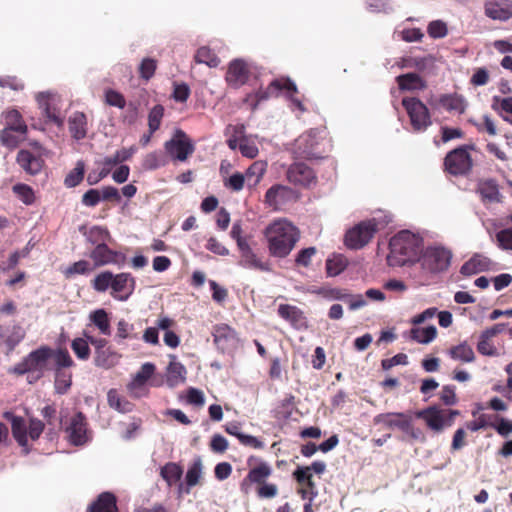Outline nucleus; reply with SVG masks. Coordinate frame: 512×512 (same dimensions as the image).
<instances>
[{
	"label": "nucleus",
	"mask_w": 512,
	"mask_h": 512,
	"mask_svg": "<svg viewBox=\"0 0 512 512\" xmlns=\"http://www.w3.org/2000/svg\"><path fill=\"white\" fill-rule=\"evenodd\" d=\"M89 257L95 269L109 264L122 266L126 261L123 253L112 250L106 243L96 245L89 253Z\"/></svg>",
	"instance_id": "nucleus-12"
},
{
	"label": "nucleus",
	"mask_w": 512,
	"mask_h": 512,
	"mask_svg": "<svg viewBox=\"0 0 512 512\" xmlns=\"http://www.w3.org/2000/svg\"><path fill=\"white\" fill-rule=\"evenodd\" d=\"M56 369L68 368L74 365V361L66 349H60L53 354Z\"/></svg>",
	"instance_id": "nucleus-62"
},
{
	"label": "nucleus",
	"mask_w": 512,
	"mask_h": 512,
	"mask_svg": "<svg viewBox=\"0 0 512 512\" xmlns=\"http://www.w3.org/2000/svg\"><path fill=\"white\" fill-rule=\"evenodd\" d=\"M387 262L390 266H404L419 258L421 239L410 231H400L389 242Z\"/></svg>",
	"instance_id": "nucleus-2"
},
{
	"label": "nucleus",
	"mask_w": 512,
	"mask_h": 512,
	"mask_svg": "<svg viewBox=\"0 0 512 512\" xmlns=\"http://www.w3.org/2000/svg\"><path fill=\"white\" fill-rule=\"evenodd\" d=\"M296 158L319 159L322 158V149L319 132L311 129L301 134L296 140L293 148Z\"/></svg>",
	"instance_id": "nucleus-8"
},
{
	"label": "nucleus",
	"mask_w": 512,
	"mask_h": 512,
	"mask_svg": "<svg viewBox=\"0 0 512 512\" xmlns=\"http://www.w3.org/2000/svg\"><path fill=\"white\" fill-rule=\"evenodd\" d=\"M107 401L111 408L120 413H128L133 410V404L122 397L116 389H110L107 393Z\"/></svg>",
	"instance_id": "nucleus-35"
},
{
	"label": "nucleus",
	"mask_w": 512,
	"mask_h": 512,
	"mask_svg": "<svg viewBox=\"0 0 512 512\" xmlns=\"http://www.w3.org/2000/svg\"><path fill=\"white\" fill-rule=\"evenodd\" d=\"M164 149L173 161L184 162L195 150L191 138L181 129H177L172 138L164 143Z\"/></svg>",
	"instance_id": "nucleus-10"
},
{
	"label": "nucleus",
	"mask_w": 512,
	"mask_h": 512,
	"mask_svg": "<svg viewBox=\"0 0 512 512\" xmlns=\"http://www.w3.org/2000/svg\"><path fill=\"white\" fill-rule=\"evenodd\" d=\"M182 468L173 462L165 464L160 471L161 477L167 482L168 486L176 484L182 476Z\"/></svg>",
	"instance_id": "nucleus-41"
},
{
	"label": "nucleus",
	"mask_w": 512,
	"mask_h": 512,
	"mask_svg": "<svg viewBox=\"0 0 512 512\" xmlns=\"http://www.w3.org/2000/svg\"><path fill=\"white\" fill-rule=\"evenodd\" d=\"M228 146L232 150L239 149L242 156L253 159L258 154V148L254 141L247 137H241L239 139L233 138L228 140Z\"/></svg>",
	"instance_id": "nucleus-31"
},
{
	"label": "nucleus",
	"mask_w": 512,
	"mask_h": 512,
	"mask_svg": "<svg viewBox=\"0 0 512 512\" xmlns=\"http://www.w3.org/2000/svg\"><path fill=\"white\" fill-rule=\"evenodd\" d=\"M439 104L449 112L463 114L466 110V101L463 96L457 93L443 94L439 97Z\"/></svg>",
	"instance_id": "nucleus-30"
},
{
	"label": "nucleus",
	"mask_w": 512,
	"mask_h": 512,
	"mask_svg": "<svg viewBox=\"0 0 512 512\" xmlns=\"http://www.w3.org/2000/svg\"><path fill=\"white\" fill-rule=\"evenodd\" d=\"M315 247H308L300 250L296 256L295 262L299 266L308 267L311 264L312 257L316 254Z\"/></svg>",
	"instance_id": "nucleus-64"
},
{
	"label": "nucleus",
	"mask_w": 512,
	"mask_h": 512,
	"mask_svg": "<svg viewBox=\"0 0 512 512\" xmlns=\"http://www.w3.org/2000/svg\"><path fill=\"white\" fill-rule=\"evenodd\" d=\"M116 336L119 339H138V333L135 332L134 325L128 323L126 320L121 319L117 323Z\"/></svg>",
	"instance_id": "nucleus-56"
},
{
	"label": "nucleus",
	"mask_w": 512,
	"mask_h": 512,
	"mask_svg": "<svg viewBox=\"0 0 512 512\" xmlns=\"http://www.w3.org/2000/svg\"><path fill=\"white\" fill-rule=\"evenodd\" d=\"M108 239H110L108 229L101 226H93L87 234V241L95 246L99 243H106Z\"/></svg>",
	"instance_id": "nucleus-51"
},
{
	"label": "nucleus",
	"mask_w": 512,
	"mask_h": 512,
	"mask_svg": "<svg viewBox=\"0 0 512 512\" xmlns=\"http://www.w3.org/2000/svg\"><path fill=\"white\" fill-rule=\"evenodd\" d=\"M250 71L245 61L236 59L230 62L228 70L226 71V82L238 88L244 85L249 79Z\"/></svg>",
	"instance_id": "nucleus-19"
},
{
	"label": "nucleus",
	"mask_w": 512,
	"mask_h": 512,
	"mask_svg": "<svg viewBox=\"0 0 512 512\" xmlns=\"http://www.w3.org/2000/svg\"><path fill=\"white\" fill-rule=\"evenodd\" d=\"M37 101L48 121L61 127L64 120L60 109L55 105V98L49 93L41 92L37 95Z\"/></svg>",
	"instance_id": "nucleus-21"
},
{
	"label": "nucleus",
	"mask_w": 512,
	"mask_h": 512,
	"mask_svg": "<svg viewBox=\"0 0 512 512\" xmlns=\"http://www.w3.org/2000/svg\"><path fill=\"white\" fill-rule=\"evenodd\" d=\"M491 108L507 123L512 125V97L494 96Z\"/></svg>",
	"instance_id": "nucleus-32"
},
{
	"label": "nucleus",
	"mask_w": 512,
	"mask_h": 512,
	"mask_svg": "<svg viewBox=\"0 0 512 512\" xmlns=\"http://www.w3.org/2000/svg\"><path fill=\"white\" fill-rule=\"evenodd\" d=\"M186 379V369L180 362L172 361L167 368V383L174 387Z\"/></svg>",
	"instance_id": "nucleus-38"
},
{
	"label": "nucleus",
	"mask_w": 512,
	"mask_h": 512,
	"mask_svg": "<svg viewBox=\"0 0 512 512\" xmlns=\"http://www.w3.org/2000/svg\"><path fill=\"white\" fill-rule=\"evenodd\" d=\"M348 259L343 254H333L326 260V273L329 277L341 274L348 266Z\"/></svg>",
	"instance_id": "nucleus-36"
},
{
	"label": "nucleus",
	"mask_w": 512,
	"mask_h": 512,
	"mask_svg": "<svg viewBox=\"0 0 512 512\" xmlns=\"http://www.w3.org/2000/svg\"><path fill=\"white\" fill-rule=\"evenodd\" d=\"M135 286V278L130 273L113 274L110 295L116 300L126 301L133 294Z\"/></svg>",
	"instance_id": "nucleus-14"
},
{
	"label": "nucleus",
	"mask_w": 512,
	"mask_h": 512,
	"mask_svg": "<svg viewBox=\"0 0 512 512\" xmlns=\"http://www.w3.org/2000/svg\"><path fill=\"white\" fill-rule=\"evenodd\" d=\"M271 474V466L264 461H260L257 465H255L249 470L245 478V481H249L250 483L260 485L262 483H265L267 478L270 477Z\"/></svg>",
	"instance_id": "nucleus-33"
},
{
	"label": "nucleus",
	"mask_w": 512,
	"mask_h": 512,
	"mask_svg": "<svg viewBox=\"0 0 512 512\" xmlns=\"http://www.w3.org/2000/svg\"><path fill=\"white\" fill-rule=\"evenodd\" d=\"M87 512H119L116 496L111 492H102L89 505Z\"/></svg>",
	"instance_id": "nucleus-25"
},
{
	"label": "nucleus",
	"mask_w": 512,
	"mask_h": 512,
	"mask_svg": "<svg viewBox=\"0 0 512 512\" xmlns=\"http://www.w3.org/2000/svg\"><path fill=\"white\" fill-rule=\"evenodd\" d=\"M163 116L164 107L162 105L157 104L151 108L148 114V128L151 133H155L160 128Z\"/></svg>",
	"instance_id": "nucleus-53"
},
{
	"label": "nucleus",
	"mask_w": 512,
	"mask_h": 512,
	"mask_svg": "<svg viewBox=\"0 0 512 512\" xmlns=\"http://www.w3.org/2000/svg\"><path fill=\"white\" fill-rule=\"evenodd\" d=\"M157 69V61L152 58H144L138 68L140 78L150 80Z\"/></svg>",
	"instance_id": "nucleus-55"
},
{
	"label": "nucleus",
	"mask_w": 512,
	"mask_h": 512,
	"mask_svg": "<svg viewBox=\"0 0 512 512\" xmlns=\"http://www.w3.org/2000/svg\"><path fill=\"white\" fill-rule=\"evenodd\" d=\"M286 177L294 185L309 187L316 183L314 171L302 162H296L289 166Z\"/></svg>",
	"instance_id": "nucleus-16"
},
{
	"label": "nucleus",
	"mask_w": 512,
	"mask_h": 512,
	"mask_svg": "<svg viewBox=\"0 0 512 512\" xmlns=\"http://www.w3.org/2000/svg\"><path fill=\"white\" fill-rule=\"evenodd\" d=\"M257 496L262 499L274 498L278 494V487L273 483H262L256 489Z\"/></svg>",
	"instance_id": "nucleus-63"
},
{
	"label": "nucleus",
	"mask_w": 512,
	"mask_h": 512,
	"mask_svg": "<svg viewBox=\"0 0 512 512\" xmlns=\"http://www.w3.org/2000/svg\"><path fill=\"white\" fill-rule=\"evenodd\" d=\"M12 190L16 197L25 205H32L35 202L34 190L29 185L18 183L12 187Z\"/></svg>",
	"instance_id": "nucleus-48"
},
{
	"label": "nucleus",
	"mask_w": 512,
	"mask_h": 512,
	"mask_svg": "<svg viewBox=\"0 0 512 512\" xmlns=\"http://www.w3.org/2000/svg\"><path fill=\"white\" fill-rule=\"evenodd\" d=\"M286 90L289 93H296L297 87L290 79H275L265 89H259L257 92L247 94L243 102L248 105L252 110L257 106L272 97H277L279 93Z\"/></svg>",
	"instance_id": "nucleus-6"
},
{
	"label": "nucleus",
	"mask_w": 512,
	"mask_h": 512,
	"mask_svg": "<svg viewBox=\"0 0 512 512\" xmlns=\"http://www.w3.org/2000/svg\"><path fill=\"white\" fill-rule=\"evenodd\" d=\"M441 402L446 406H453L457 403L458 399L455 393V386L445 385L439 394Z\"/></svg>",
	"instance_id": "nucleus-61"
},
{
	"label": "nucleus",
	"mask_w": 512,
	"mask_h": 512,
	"mask_svg": "<svg viewBox=\"0 0 512 512\" xmlns=\"http://www.w3.org/2000/svg\"><path fill=\"white\" fill-rule=\"evenodd\" d=\"M90 321L99 329L100 333L106 336L111 335V324L108 313L105 309H97L90 313Z\"/></svg>",
	"instance_id": "nucleus-37"
},
{
	"label": "nucleus",
	"mask_w": 512,
	"mask_h": 512,
	"mask_svg": "<svg viewBox=\"0 0 512 512\" xmlns=\"http://www.w3.org/2000/svg\"><path fill=\"white\" fill-rule=\"evenodd\" d=\"M458 415H460L459 410L442 409L437 405L415 412L416 418L422 419L427 427L435 433H440L445 428L451 427Z\"/></svg>",
	"instance_id": "nucleus-3"
},
{
	"label": "nucleus",
	"mask_w": 512,
	"mask_h": 512,
	"mask_svg": "<svg viewBox=\"0 0 512 512\" xmlns=\"http://www.w3.org/2000/svg\"><path fill=\"white\" fill-rule=\"evenodd\" d=\"M113 273L111 271H103L95 276L92 280V287L97 292H105L111 288Z\"/></svg>",
	"instance_id": "nucleus-52"
},
{
	"label": "nucleus",
	"mask_w": 512,
	"mask_h": 512,
	"mask_svg": "<svg viewBox=\"0 0 512 512\" xmlns=\"http://www.w3.org/2000/svg\"><path fill=\"white\" fill-rule=\"evenodd\" d=\"M293 198L294 191L290 187L275 184L267 190L264 202L268 207L279 210Z\"/></svg>",
	"instance_id": "nucleus-17"
},
{
	"label": "nucleus",
	"mask_w": 512,
	"mask_h": 512,
	"mask_svg": "<svg viewBox=\"0 0 512 512\" xmlns=\"http://www.w3.org/2000/svg\"><path fill=\"white\" fill-rule=\"evenodd\" d=\"M427 32L430 37L437 39L445 37L448 33V29L445 22L441 20H435L429 23Z\"/></svg>",
	"instance_id": "nucleus-57"
},
{
	"label": "nucleus",
	"mask_w": 512,
	"mask_h": 512,
	"mask_svg": "<svg viewBox=\"0 0 512 512\" xmlns=\"http://www.w3.org/2000/svg\"><path fill=\"white\" fill-rule=\"evenodd\" d=\"M401 104L415 132H423L432 124L430 111L419 98L404 97Z\"/></svg>",
	"instance_id": "nucleus-5"
},
{
	"label": "nucleus",
	"mask_w": 512,
	"mask_h": 512,
	"mask_svg": "<svg viewBox=\"0 0 512 512\" xmlns=\"http://www.w3.org/2000/svg\"><path fill=\"white\" fill-rule=\"evenodd\" d=\"M165 165V160L158 152L147 154L143 160V167L147 170H155Z\"/></svg>",
	"instance_id": "nucleus-58"
},
{
	"label": "nucleus",
	"mask_w": 512,
	"mask_h": 512,
	"mask_svg": "<svg viewBox=\"0 0 512 512\" xmlns=\"http://www.w3.org/2000/svg\"><path fill=\"white\" fill-rule=\"evenodd\" d=\"M12 434L15 438L16 442L21 447H27L28 444V437H27V426L25 424V421L22 417L20 418H14L13 423L11 425Z\"/></svg>",
	"instance_id": "nucleus-42"
},
{
	"label": "nucleus",
	"mask_w": 512,
	"mask_h": 512,
	"mask_svg": "<svg viewBox=\"0 0 512 512\" xmlns=\"http://www.w3.org/2000/svg\"><path fill=\"white\" fill-rule=\"evenodd\" d=\"M69 132L76 140H81L87 134V118L83 112H75L68 120Z\"/></svg>",
	"instance_id": "nucleus-29"
},
{
	"label": "nucleus",
	"mask_w": 512,
	"mask_h": 512,
	"mask_svg": "<svg viewBox=\"0 0 512 512\" xmlns=\"http://www.w3.org/2000/svg\"><path fill=\"white\" fill-rule=\"evenodd\" d=\"M264 235L270 254L278 258L288 256L300 238L298 228L285 219L269 224Z\"/></svg>",
	"instance_id": "nucleus-1"
},
{
	"label": "nucleus",
	"mask_w": 512,
	"mask_h": 512,
	"mask_svg": "<svg viewBox=\"0 0 512 512\" xmlns=\"http://www.w3.org/2000/svg\"><path fill=\"white\" fill-rule=\"evenodd\" d=\"M26 137V134L16 133L14 130L2 129L0 131V142L3 146L14 149Z\"/></svg>",
	"instance_id": "nucleus-47"
},
{
	"label": "nucleus",
	"mask_w": 512,
	"mask_h": 512,
	"mask_svg": "<svg viewBox=\"0 0 512 512\" xmlns=\"http://www.w3.org/2000/svg\"><path fill=\"white\" fill-rule=\"evenodd\" d=\"M398 87L402 91L424 90L426 81L417 73H406L396 77Z\"/></svg>",
	"instance_id": "nucleus-28"
},
{
	"label": "nucleus",
	"mask_w": 512,
	"mask_h": 512,
	"mask_svg": "<svg viewBox=\"0 0 512 512\" xmlns=\"http://www.w3.org/2000/svg\"><path fill=\"white\" fill-rule=\"evenodd\" d=\"M476 193L480 195L483 203L500 202L501 194L495 179H481L476 186Z\"/></svg>",
	"instance_id": "nucleus-23"
},
{
	"label": "nucleus",
	"mask_w": 512,
	"mask_h": 512,
	"mask_svg": "<svg viewBox=\"0 0 512 512\" xmlns=\"http://www.w3.org/2000/svg\"><path fill=\"white\" fill-rule=\"evenodd\" d=\"M397 65L402 69L414 68L419 72H424L426 70L434 68L435 57L432 55H426L424 57L406 56L400 58V60L397 62Z\"/></svg>",
	"instance_id": "nucleus-26"
},
{
	"label": "nucleus",
	"mask_w": 512,
	"mask_h": 512,
	"mask_svg": "<svg viewBox=\"0 0 512 512\" xmlns=\"http://www.w3.org/2000/svg\"><path fill=\"white\" fill-rule=\"evenodd\" d=\"M105 101L108 105L123 109L126 106L125 97L118 91L108 89L105 92Z\"/></svg>",
	"instance_id": "nucleus-59"
},
{
	"label": "nucleus",
	"mask_w": 512,
	"mask_h": 512,
	"mask_svg": "<svg viewBox=\"0 0 512 512\" xmlns=\"http://www.w3.org/2000/svg\"><path fill=\"white\" fill-rule=\"evenodd\" d=\"M94 270V266L88 260L82 259L66 267L63 274L67 279H70L75 275H89Z\"/></svg>",
	"instance_id": "nucleus-40"
},
{
	"label": "nucleus",
	"mask_w": 512,
	"mask_h": 512,
	"mask_svg": "<svg viewBox=\"0 0 512 512\" xmlns=\"http://www.w3.org/2000/svg\"><path fill=\"white\" fill-rule=\"evenodd\" d=\"M16 162L29 175L39 174L45 165L39 151L33 152L26 149H21L17 153Z\"/></svg>",
	"instance_id": "nucleus-18"
},
{
	"label": "nucleus",
	"mask_w": 512,
	"mask_h": 512,
	"mask_svg": "<svg viewBox=\"0 0 512 512\" xmlns=\"http://www.w3.org/2000/svg\"><path fill=\"white\" fill-rule=\"evenodd\" d=\"M278 314L293 327L301 329L306 327V317L301 309L290 304H280Z\"/></svg>",
	"instance_id": "nucleus-24"
},
{
	"label": "nucleus",
	"mask_w": 512,
	"mask_h": 512,
	"mask_svg": "<svg viewBox=\"0 0 512 512\" xmlns=\"http://www.w3.org/2000/svg\"><path fill=\"white\" fill-rule=\"evenodd\" d=\"M411 416L402 412L381 413L374 417L375 424H381L388 429H399L402 432L408 428Z\"/></svg>",
	"instance_id": "nucleus-20"
},
{
	"label": "nucleus",
	"mask_w": 512,
	"mask_h": 512,
	"mask_svg": "<svg viewBox=\"0 0 512 512\" xmlns=\"http://www.w3.org/2000/svg\"><path fill=\"white\" fill-rule=\"evenodd\" d=\"M68 440L74 446L84 445L88 437V422L87 418L82 412L75 413L65 427Z\"/></svg>",
	"instance_id": "nucleus-13"
},
{
	"label": "nucleus",
	"mask_w": 512,
	"mask_h": 512,
	"mask_svg": "<svg viewBox=\"0 0 512 512\" xmlns=\"http://www.w3.org/2000/svg\"><path fill=\"white\" fill-rule=\"evenodd\" d=\"M485 14L493 20L505 21L512 18V0H489L485 4Z\"/></svg>",
	"instance_id": "nucleus-22"
},
{
	"label": "nucleus",
	"mask_w": 512,
	"mask_h": 512,
	"mask_svg": "<svg viewBox=\"0 0 512 512\" xmlns=\"http://www.w3.org/2000/svg\"><path fill=\"white\" fill-rule=\"evenodd\" d=\"M4 118L6 124L4 129L14 130L16 133L27 134L28 127L18 110H8L4 113Z\"/></svg>",
	"instance_id": "nucleus-34"
},
{
	"label": "nucleus",
	"mask_w": 512,
	"mask_h": 512,
	"mask_svg": "<svg viewBox=\"0 0 512 512\" xmlns=\"http://www.w3.org/2000/svg\"><path fill=\"white\" fill-rule=\"evenodd\" d=\"M194 59L197 63L206 64L209 67H217L220 64V58L208 47H200Z\"/></svg>",
	"instance_id": "nucleus-44"
},
{
	"label": "nucleus",
	"mask_w": 512,
	"mask_h": 512,
	"mask_svg": "<svg viewBox=\"0 0 512 512\" xmlns=\"http://www.w3.org/2000/svg\"><path fill=\"white\" fill-rule=\"evenodd\" d=\"M54 351L49 346H41L30 352L21 362L15 365L14 372L18 375L37 373L41 377L47 370L48 362L53 357Z\"/></svg>",
	"instance_id": "nucleus-4"
},
{
	"label": "nucleus",
	"mask_w": 512,
	"mask_h": 512,
	"mask_svg": "<svg viewBox=\"0 0 512 512\" xmlns=\"http://www.w3.org/2000/svg\"><path fill=\"white\" fill-rule=\"evenodd\" d=\"M452 253L450 250L440 247H427L423 252L420 261L423 269L438 273L448 269L450 266Z\"/></svg>",
	"instance_id": "nucleus-11"
},
{
	"label": "nucleus",
	"mask_w": 512,
	"mask_h": 512,
	"mask_svg": "<svg viewBox=\"0 0 512 512\" xmlns=\"http://www.w3.org/2000/svg\"><path fill=\"white\" fill-rule=\"evenodd\" d=\"M377 231L375 219L362 221L346 232L344 243L349 249H361L372 240Z\"/></svg>",
	"instance_id": "nucleus-7"
},
{
	"label": "nucleus",
	"mask_w": 512,
	"mask_h": 512,
	"mask_svg": "<svg viewBox=\"0 0 512 512\" xmlns=\"http://www.w3.org/2000/svg\"><path fill=\"white\" fill-rule=\"evenodd\" d=\"M89 341L85 338H75L71 342V349L75 353L78 359L80 360H87L90 357V347H89Z\"/></svg>",
	"instance_id": "nucleus-49"
},
{
	"label": "nucleus",
	"mask_w": 512,
	"mask_h": 512,
	"mask_svg": "<svg viewBox=\"0 0 512 512\" xmlns=\"http://www.w3.org/2000/svg\"><path fill=\"white\" fill-rule=\"evenodd\" d=\"M85 164L83 161H78L76 166L66 175L64 185L68 188L78 186L84 179Z\"/></svg>",
	"instance_id": "nucleus-43"
},
{
	"label": "nucleus",
	"mask_w": 512,
	"mask_h": 512,
	"mask_svg": "<svg viewBox=\"0 0 512 512\" xmlns=\"http://www.w3.org/2000/svg\"><path fill=\"white\" fill-rule=\"evenodd\" d=\"M411 338L418 343L427 344L433 341L437 336V329L435 326H428L426 328H413L411 329Z\"/></svg>",
	"instance_id": "nucleus-45"
},
{
	"label": "nucleus",
	"mask_w": 512,
	"mask_h": 512,
	"mask_svg": "<svg viewBox=\"0 0 512 512\" xmlns=\"http://www.w3.org/2000/svg\"><path fill=\"white\" fill-rule=\"evenodd\" d=\"M266 171L265 164L260 161L254 162L245 172L247 183L250 187L256 186Z\"/></svg>",
	"instance_id": "nucleus-46"
},
{
	"label": "nucleus",
	"mask_w": 512,
	"mask_h": 512,
	"mask_svg": "<svg viewBox=\"0 0 512 512\" xmlns=\"http://www.w3.org/2000/svg\"><path fill=\"white\" fill-rule=\"evenodd\" d=\"M473 167V159L467 146H460L447 153L444 158V169L453 176H465Z\"/></svg>",
	"instance_id": "nucleus-9"
},
{
	"label": "nucleus",
	"mask_w": 512,
	"mask_h": 512,
	"mask_svg": "<svg viewBox=\"0 0 512 512\" xmlns=\"http://www.w3.org/2000/svg\"><path fill=\"white\" fill-rule=\"evenodd\" d=\"M449 355L454 360L462 362H473L475 360V354L470 345L466 342L460 343L459 345L453 346L449 350Z\"/></svg>",
	"instance_id": "nucleus-39"
},
{
	"label": "nucleus",
	"mask_w": 512,
	"mask_h": 512,
	"mask_svg": "<svg viewBox=\"0 0 512 512\" xmlns=\"http://www.w3.org/2000/svg\"><path fill=\"white\" fill-rule=\"evenodd\" d=\"M230 236L232 239L236 241L239 249L243 253V257L250 264V266L258 268L260 270L268 269L267 264L263 263L260 259L256 257L255 254L252 253L240 222L234 223L230 231Z\"/></svg>",
	"instance_id": "nucleus-15"
},
{
	"label": "nucleus",
	"mask_w": 512,
	"mask_h": 512,
	"mask_svg": "<svg viewBox=\"0 0 512 512\" xmlns=\"http://www.w3.org/2000/svg\"><path fill=\"white\" fill-rule=\"evenodd\" d=\"M498 246L502 250H512V228H505L496 233Z\"/></svg>",
	"instance_id": "nucleus-60"
},
{
	"label": "nucleus",
	"mask_w": 512,
	"mask_h": 512,
	"mask_svg": "<svg viewBox=\"0 0 512 512\" xmlns=\"http://www.w3.org/2000/svg\"><path fill=\"white\" fill-rule=\"evenodd\" d=\"M155 365L152 363H145L141 366L140 370L133 377L132 384L136 387L144 385L154 374Z\"/></svg>",
	"instance_id": "nucleus-54"
},
{
	"label": "nucleus",
	"mask_w": 512,
	"mask_h": 512,
	"mask_svg": "<svg viewBox=\"0 0 512 512\" xmlns=\"http://www.w3.org/2000/svg\"><path fill=\"white\" fill-rule=\"evenodd\" d=\"M490 265L491 260L488 257L476 254L462 265L460 272L470 276L488 270Z\"/></svg>",
	"instance_id": "nucleus-27"
},
{
	"label": "nucleus",
	"mask_w": 512,
	"mask_h": 512,
	"mask_svg": "<svg viewBox=\"0 0 512 512\" xmlns=\"http://www.w3.org/2000/svg\"><path fill=\"white\" fill-rule=\"evenodd\" d=\"M72 384V376L70 373L62 369L55 371V390L58 394H65Z\"/></svg>",
	"instance_id": "nucleus-50"
}]
</instances>
